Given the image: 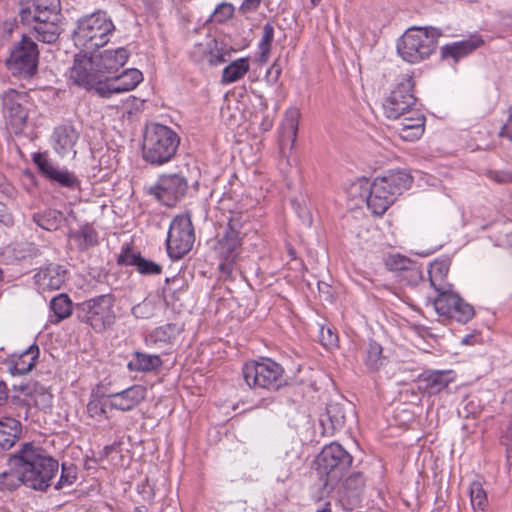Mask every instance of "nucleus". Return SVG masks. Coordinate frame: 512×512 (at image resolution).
<instances>
[{
  "mask_svg": "<svg viewBox=\"0 0 512 512\" xmlns=\"http://www.w3.org/2000/svg\"><path fill=\"white\" fill-rule=\"evenodd\" d=\"M115 31L111 18L103 11H97L80 18L73 32V41L85 54H92L105 46Z\"/></svg>",
  "mask_w": 512,
  "mask_h": 512,
  "instance_id": "f257e3e1",
  "label": "nucleus"
},
{
  "mask_svg": "<svg viewBox=\"0 0 512 512\" xmlns=\"http://www.w3.org/2000/svg\"><path fill=\"white\" fill-rule=\"evenodd\" d=\"M180 137L170 127L158 123L148 124L143 137V158L153 165L169 162L176 154Z\"/></svg>",
  "mask_w": 512,
  "mask_h": 512,
  "instance_id": "f03ea898",
  "label": "nucleus"
},
{
  "mask_svg": "<svg viewBox=\"0 0 512 512\" xmlns=\"http://www.w3.org/2000/svg\"><path fill=\"white\" fill-rule=\"evenodd\" d=\"M438 37L435 28L412 27L398 40L397 52L404 61L418 63L435 51Z\"/></svg>",
  "mask_w": 512,
  "mask_h": 512,
  "instance_id": "7ed1b4c3",
  "label": "nucleus"
},
{
  "mask_svg": "<svg viewBox=\"0 0 512 512\" xmlns=\"http://www.w3.org/2000/svg\"><path fill=\"white\" fill-rule=\"evenodd\" d=\"M416 100L413 77L409 74L400 75L383 99V113L388 119H400L412 113Z\"/></svg>",
  "mask_w": 512,
  "mask_h": 512,
  "instance_id": "20e7f679",
  "label": "nucleus"
},
{
  "mask_svg": "<svg viewBox=\"0 0 512 512\" xmlns=\"http://www.w3.org/2000/svg\"><path fill=\"white\" fill-rule=\"evenodd\" d=\"M60 1L34 0V38L54 43L60 34Z\"/></svg>",
  "mask_w": 512,
  "mask_h": 512,
  "instance_id": "39448f33",
  "label": "nucleus"
},
{
  "mask_svg": "<svg viewBox=\"0 0 512 512\" xmlns=\"http://www.w3.org/2000/svg\"><path fill=\"white\" fill-rule=\"evenodd\" d=\"M283 373L282 366L269 358L248 362L242 369L246 384L254 389L277 390L284 382Z\"/></svg>",
  "mask_w": 512,
  "mask_h": 512,
  "instance_id": "423d86ee",
  "label": "nucleus"
},
{
  "mask_svg": "<svg viewBox=\"0 0 512 512\" xmlns=\"http://www.w3.org/2000/svg\"><path fill=\"white\" fill-rule=\"evenodd\" d=\"M113 306L114 298L111 294L96 296L79 305V318L96 332H103L115 322Z\"/></svg>",
  "mask_w": 512,
  "mask_h": 512,
  "instance_id": "0eeeda50",
  "label": "nucleus"
},
{
  "mask_svg": "<svg viewBox=\"0 0 512 512\" xmlns=\"http://www.w3.org/2000/svg\"><path fill=\"white\" fill-rule=\"evenodd\" d=\"M9 465L10 471L0 474V491H12L21 484L32 487V442L13 454Z\"/></svg>",
  "mask_w": 512,
  "mask_h": 512,
  "instance_id": "6e6552de",
  "label": "nucleus"
},
{
  "mask_svg": "<svg viewBox=\"0 0 512 512\" xmlns=\"http://www.w3.org/2000/svg\"><path fill=\"white\" fill-rule=\"evenodd\" d=\"M194 241L195 233L190 212L177 215L172 220L167 234L168 255L174 260L181 259L192 249Z\"/></svg>",
  "mask_w": 512,
  "mask_h": 512,
  "instance_id": "1a4fd4ad",
  "label": "nucleus"
},
{
  "mask_svg": "<svg viewBox=\"0 0 512 512\" xmlns=\"http://www.w3.org/2000/svg\"><path fill=\"white\" fill-rule=\"evenodd\" d=\"M317 469L327 482L337 481L352 464V456L338 443L326 445L317 457Z\"/></svg>",
  "mask_w": 512,
  "mask_h": 512,
  "instance_id": "9d476101",
  "label": "nucleus"
},
{
  "mask_svg": "<svg viewBox=\"0 0 512 512\" xmlns=\"http://www.w3.org/2000/svg\"><path fill=\"white\" fill-rule=\"evenodd\" d=\"M29 91L10 90L4 94L3 110L14 133L22 131L30 111Z\"/></svg>",
  "mask_w": 512,
  "mask_h": 512,
  "instance_id": "9b49d317",
  "label": "nucleus"
},
{
  "mask_svg": "<svg viewBox=\"0 0 512 512\" xmlns=\"http://www.w3.org/2000/svg\"><path fill=\"white\" fill-rule=\"evenodd\" d=\"M412 184V176L403 170H390L383 176H379L368 187L387 200L394 203L397 196L409 189Z\"/></svg>",
  "mask_w": 512,
  "mask_h": 512,
  "instance_id": "f8f14e48",
  "label": "nucleus"
},
{
  "mask_svg": "<svg viewBox=\"0 0 512 512\" xmlns=\"http://www.w3.org/2000/svg\"><path fill=\"white\" fill-rule=\"evenodd\" d=\"M5 66L15 77L32 78V38L29 35L23 34L21 40L12 47Z\"/></svg>",
  "mask_w": 512,
  "mask_h": 512,
  "instance_id": "ddd939ff",
  "label": "nucleus"
},
{
  "mask_svg": "<svg viewBox=\"0 0 512 512\" xmlns=\"http://www.w3.org/2000/svg\"><path fill=\"white\" fill-rule=\"evenodd\" d=\"M34 165L37 166L39 173L46 180L57 183L58 185L68 188L77 189L80 186L78 177L65 167H59L47 152L34 153Z\"/></svg>",
  "mask_w": 512,
  "mask_h": 512,
  "instance_id": "4468645a",
  "label": "nucleus"
},
{
  "mask_svg": "<svg viewBox=\"0 0 512 512\" xmlns=\"http://www.w3.org/2000/svg\"><path fill=\"white\" fill-rule=\"evenodd\" d=\"M186 179L179 174L163 175L151 188V193L165 206L172 207L185 195Z\"/></svg>",
  "mask_w": 512,
  "mask_h": 512,
  "instance_id": "2eb2a0df",
  "label": "nucleus"
},
{
  "mask_svg": "<svg viewBox=\"0 0 512 512\" xmlns=\"http://www.w3.org/2000/svg\"><path fill=\"white\" fill-rule=\"evenodd\" d=\"M242 240L234 234L224 232L219 236L214 251L219 259V270L227 277H231L234 265L241 253Z\"/></svg>",
  "mask_w": 512,
  "mask_h": 512,
  "instance_id": "dca6fc26",
  "label": "nucleus"
},
{
  "mask_svg": "<svg viewBox=\"0 0 512 512\" xmlns=\"http://www.w3.org/2000/svg\"><path fill=\"white\" fill-rule=\"evenodd\" d=\"M142 81V72L136 68H129L117 76L107 77L105 81H102L96 87V92L101 97L109 98L116 93L132 91Z\"/></svg>",
  "mask_w": 512,
  "mask_h": 512,
  "instance_id": "f3484780",
  "label": "nucleus"
},
{
  "mask_svg": "<svg viewBox=\"0 0 512 512\" xmlns=\"http://www.w3.org/2000/svg\"><path fill=\"white\" fill-rule=\"evenodd\" d=\"M93 56H76L74 65L70 70V79L77 85L90 87L102 83L101 74L97 71Z\"/></svg>",
  "mask_w": 512,
  "mask_h": 512,
  "instance_id": "a211bd4d",
  "label": "nucleus"
},
{
  "mask_svg": "<svg viewBox=\"0 0 512 512\" xmlns=\"http://www.w3.org/2000/svg\"><path fill=\"white\" fill-rule=\"evenodd\" d=\"M59 471V463L34 449V490L45 491Z\"/></svg>",
  "mask_w": 512,
  "mask_h": 512,
  "instance_id": "6ab92c4d",
  "label": "nucleus"
},
{
  "mask_svg": "<svg viewBox=\"0 0 512 512\" xmlns=\"http://www.w3.org/2000/svg\"><path fill=\"white\" fill-rule=\"evenodd\" d=\"M79 139V133L71 124L57 126L52 134V146L60 157L72 154L76 155L75 145Z\"/></svg>",
  "mask_w": 512,
  "mask_h": 512,
  "instance_id": "aec40b11",
  "label": "nucleus"
},
{
  "mask_svg": "<svg viewBox=\"0 0 512 512\" xmlns=\"http://www.w3.org/2000/svg\"><path fill=\"white\" fill-rule=\"evenodd\" d=\"M129 56L130 52L127 48L118 47L115 49H106L93 57L96 61L95 66L97 67V71L100 72L101 76H104L105 74L116 73L126 64Z\"/></svg>",
  "mask_w": 512,
  "mask_h": 512,
  "instance_id": "412c9836",
  "label": "nucleus"
},
{
  "mask_svg": "<svg viewBox=\"0 0 512 512\" xmlns=\"http://www.w3.org/2000/svg\"><path fill=\"white\" fill-rule=\"evenodd\" d=\"M146 393V387L133 385L121 392L109 395V408L124 412L130 411L146 398Z\"/></svg>",
  "mask_w": 512,
  "mask_h": 512,
  "instance_id": "4be33fe9",
  "label": "nucleus"
},
{
  "mask_svg": "<svg viewBox=\"0 0 512 512\" xmlns=\"http://www.w3.org/2000/svg\"><path fill=\"white\" fill-rule=\"evenodd\" d=\"M34 279L42 291L58 290L65 283L66 270L59 264L50 263L39 268Z\"/></svg>",
  "mask_w": 512,
  "mask_h": 512,
  "instance_id": "5701e85b",
  "label": "nucleus"
},
{
  "mask_svg": "<svg viewBox=\"0 0 512 512\" xmlns=\"http://www.w3.org/2000/svg\"><path fill=\"white\" fill-rule=\"evenodd\" d=\"M219 209L228 212L226 233L234 234L240 240L247 234V226L249 224V215L242 211L232 209L231 198H222L219 203Z\"/></svg>",
  "mask_w": 512,
  "mask_h": 512,
  "instance_id": "b1692460",
  "label": "nucleus"
},
{
  "mask_svg": "<svg viewBox=\"0 0 512 512\" xmlns=\"http://www.w3.org/2000/svg\"><path fill=\"white\" fill-rule=\"evenodd\" d=\"M365 489V478L362 473H352L348 476L339 488L342 500L350 506H357L361 500Z\"/></svg>",
  "mask_w": 512,
  "mask_h": 512,
  "instance_id": "393cba45",
  "label": "nucleus"
},
{
  "mask_svg": "<svg viewBox=\"0 0 512 512\" xmlns=\"http://www.w3.org/2000/svg\"><path fill=\"white\" fill-rule=\"evenodd\" d=\"M180 331L181 329L173 323L159 326L145 336V344L158 349L170 348Z\"/></svg>",
  "mask_w": 512,
  "mask_h": 512,
  "instance_id": "a878e982",
  "label": "nucleus"
},
{
  "mask_svg": "<svg viewBox=\"0 0 512 512\" xmlns=\"http://www.w3.org/2000/svg\"><path fill=\"white\" fill-rule=\"evenodd\" d=\"M411 116L401 117V122L396 127L399 137L405 141L413 142L418 140L424 133L425 117L412 111Z\"/></svg>",
  "mask_w": 512,
  "mask_h": 512,
  "instance_id": "bb28decb",
  "label": "nucleus"
},
{
  "mask_svg": "<svg viewBox=\"0 0 512 512\" xmlns=\"http://www.w3.org/2000/svg\"><path fill=\"white\" fill-rule=\"evenodd\" d=\"M456 299L458 300L457 303L450 307L442 304L443 300L438 301L437 314L441 317L456 320L459 323L469 322L475 314L473 306L464 301L457 293Z\"/></svg>",
  "mask_w": 512,
  "mask_h": 512,
  "instance_id": "cd10ccee",
  "label": "nucleus"
},
{
  "mask_svg": "<svg viewBox=\"0 0 512 512\" xmlns=\"http://www.w3.org/2000/svg\"><path fill=\"white\" fill-rule=\"evenodd\" d=\"M118 264L135 266L142 275H159L162 267L154 261L142 257L140 254H134L130 249H125L118 257Z\"/></svg>",
  "mask_w": 512,
  "mask_h": 512,
  "instance_id": "c85d7f7f",
  "label": "nucleus"
},
{
  "mask_svg": "<svg viewBox=\"0 0 512 512\" xmlns=\"http://www.w3.org/2000/svg\"><path fill=\"white\" fill-rule=\"evenodd\" d=\"M483 43L484 41L481 36L473 35L468 39L443 46L441 53L444 58L451 57L455 62H458L461 58L482 46Z\"/></svg>",
  "mask_w": 512,
  "mask_h": 512,
  "instance_id": "c756f323",
  "label": "nucleus"
},
{
  "mask_svg": "<svg viewBox=\"0 0 512 512\" xmlns=\"http://www.w3.org/2000/svg\"><path fill=\"white\" fill-rule=\"evenodd\" d=\"M450 371H433L419 378V389L428 395H436L452 382Z\"/></svg>",
  "mask_w": 512,
  "mask_h": 512,
  "instance_id": "7c9ffc66",
  "label": "nucleus"
},
{
  "mask_svg": "<svg viewBox=\"0 0 512 512\" xmlns=\"http://www.w3.org/2000/svg\"><path fill=\"white\" fill-rule=\"evenodd\" d=\"M299 118L300 112L298 109L292 108L285 113L284 119L282 121L280 137V148L282 152L284 145L286 144L290 145V149L293 148V145L297 138Z\"/></svg>",
  "mask_w": 512,
  "mask_h": 512,
  "instance_id": "2f4dec72",
  "label": "nucleus"
},
{
  "mask_svg": "<svg viewBox=\"0 0 512 512\" xmlns=\"http://www.w3.org/2000/svg\"><path fill=\"white\" fill-rule=\"evenodd\" d=\"M162 364L163 361L158 355L135 351L127 364V368L131 372L149 373L157 371Z\"/></svg>",
  "mask_w": 512,
  "mask_h": 512,
  "instance_id": "473e14b6",
  "label": "nucleus"
},
{
  "mask_svg": "<svg viewBox=\"0 0 512 512\" xmlns=\"http://www.w3.org/2000/svg\"><path fill=\"white\" fill-rule=\"evenodd\" d=\"M449 269L450 260L447 258L437 259L430 264L428 270L429 281L435 291L452 287L447 281Z\"/></svg>",
  "mask_w": 512,
  "mask_h": 512,
  "instance_id": "72a5a7b5",
  "label": "nucleus"
},
{
  "mask_svg": "<svg viewBox=\"0 0 512 512\" xmlns=\"http://www.w3.org/2000/svg\"><path fill=\"white\" fill-rule=\"evenodd\" d=\"M358 188L364 189V194L361 196L363 198H365L367 207L372 211V213L374 215H377V216L383 215L387 211L389 206L392 204V202L387 200V197L385 198V196H381V195L377 194L376 192H374L373 190H371L368 187L367 181L364 182L363 184L362 183H360L359 185L354 184L352 186V189H354V190H356Z\"/></svg>",
  "mask_w": 512,
  "mask_h": 512,
  "instance_id": "f704fd0d",
  "label": "nucleus"
},
{
  "mask_svg": "<svg viewBox=\"0 0 512 512\" xmlns=\"http://www.w3.org/2000/svg\"><path fill=\"white\" fill-rule=\"evenodd\" d=\"M20 433V423L13 418L0 420V451L9 450L16 443Z\"/></svg>",
  "mask_w": 512,
  "mask_h": 512,
  "instance_id": "c9c22d12",
  "label": "nucleus"
},
{
  "mask_svg": "<svg viewBox=\"0 0 512 512\" xmlns=\"http://www.w3.org/2000/svg\"><path fill=\"white\" fill-rule=\"evenodd\" d=\"M70 238L80 251H86L98 244V234L93 226L86 224L71 233Z\"/></svg>",
  "mask_w": 512,
  "mask_h": 512,
  "instance_id": "e433bc0d",
  "label": "nucleus"
},
{
  "mask_svg": "<svg viewBox=\"0 0 512 512\" xmlns=\"http://www.w3.org/2000/svg\"><path fill=\"white\" fill-rule=\"evenodd\" d=\"M250 65L247 58H239L231 62L223 69L221 83L230 84L242 79L249 71Z\"/></svg>",
  "mask_w": 512,
  "mask_h": 512,
  "instance_id": "4c0bfd02",
  "label": "nucleus"
},
{
  "mask_svg": "<svg viewBox=\"0 0 512 512\" xmlns=\"http://www.w3.org/2000/svg\"><path fill=\"white\" fill-rule=\"evenodd\" d=\"M50 309L55 317V322H60L71 316L73 303L66 293H60L50 301Z\"/></svg>",
  "mask_w": 512,
  "mask_h": 512,
  "instance_id": "58836bf2",
  "label": "nucleus"
},
{
  "mask_svg": "<svg viewBox=\"0 0 512 512\" xmlns=\"http://www.w3.org/2000/svg\"><path fill=\"white\" fill-rule=\"evenodd\" d=\"M470 504L474 512H486L489 505L487 492L480 481H473L468 489Z\"/></svg>",
  "mask_w": 512,
  "mask_h": 512,
  "instance_id": "ea45409f",
  "label": "nucleus"
},
{
  "mask_svg": "<svg viewBox=\"0 0 512 512\" xmlns=\"http://www.w3.org/2000/svg\"><path fill=\"white\" fill-rule=\"evenodd\" d=\"M383 348L376 341L370 340L363 357L365 366L371 371H377L384 364Z\"/></svg>",
  "mask_w": 512,
  "mask_h": 512,
  "instance_id": "a19ab883",
  "label": "nucleus"
},
{
  "mask_svg": "<svg viewBox=\"0 0 512 512\" xmlns=\"http://www.w3.org/2000/svg\"><path fill=\"white\" fill-rule=\"evenodd\" d=\"M300 462L296 455L286 454L284 457L278 460L275 467V475L277 481L285 482L288 480L293 473V469Z\"/></svg>",
  "mask_w": 512,
  "mask_h": 512,
  "instance_id": "79ce46f5",
  "label": "nucleus"
},
{
  "mask_svg": "<svg viewBox=\"0 0 512 512\" xmlns=\"http://www.w3.org/2000/svg\"><path fill=\"white\" fill-rule=\"evenodd\" d=\"M274 40V27L270 23L263 26V34L258 43V59L261 63L269 60L272 42Z\"/></svg>",
  "mask_w": 512,
  "mask_h": 512,
  "instance_id": "37998d69",
  "label": "nucleus"
},
{
  "mask_svg": "<svg viewBox=\"0 0 512 512\" xmlns=\"http://www.w3.org/2000/svg\"><path fill=\"white\" fill-rule=\"evenodd\" d=\"M3 256L9 264H19L23 260L30 258L31 247L29 243L14 244L9 246L3 252Z\"/></svg>",
  "mask_w": 512,
  "mask_h": 512,
  "instance_id": "c03bdc74",
  "label": "nucleus"
},
{
  "mask_svg": "<svg viewBox=\"0 0 512 512\" xmlns=\"http://www.w3.org/2000/svg\"><path fill=\"white\" fill-rule=\"evenodd\" d=\"M327 419L330 423L329 428L324 427L325 431L329 434H333L335 430L340 429L344 426L345 416L340 411V408L337 405H329L326 408ZM321 423L325 426V420L322 419Z\"/></svg>",
  "mask_w": 512,
  "mask_h": 512,
  "instance_id": "a18cd8bd",
  "label": "nucleus"
},
{
  "mask_svg": "<svg viewBox=\"0 0 512 512\" xmlns=\"http://www.w3.org/2000/svg\"><path fill=\"white\" fill-rule=\"evenodd\" d=\"M32 345L29 346L25 352L20 355L14 363L10 366L9 371L13 376H21L29 373L32 370Z\"/></svg>",
  "mask_w": 512,
  "mask_h": 512,
  "instance_id": "49530a36",
  "label": "nucleus"
},
{
  "mask_svg": "<svg viewBox=\"0 0 512 512\" xmlns=\"http://www.w3.org/2000/svg\"><path fill=\"white\" fill-rule=\"evenodd\" d=\"M385 266L390 271H405L411 270L415 275H419L418 270L411 269L412 261L400 254H392L386 257Z\"/></svg>",
  "mask_w": 512,
  "mask_h": 512,
  "instance_id": "de8ad7c7",
  "label": "nucleus"
},
{
  "mask_svg": "<svg viewBox=\"0 0 512 512\" xmlns=\"http://www.w3.org/2000/svg\"><path fill=\"white\" fill-rule=\"evenodd\" d=\"M107 409H110L109 400L104 401L99 398H94L87 404L88 415L98 421L108 419Z\"/></svg>",
  "mask_w": 512,
  "mask_h": 512,
  "instance_id": "09e8293b",
  "label": "nucleus"
},
{
  "mask_svg": "<svg viewBox=\"0 0 512 512\" xmlns=\"http://www.w3.org/2000/svg\"><path fill=\"white\" fill-rule=\"evenodd\" d=\"M53 395L43 386L34 384V407L47 411L52 407Z\"/></svg>",
  "mask_w": 512,
  "mask_h": 512,
  "instance_id": "8fccbe9b",
  "label": "nucleus"
},
{
  "mask_svg": "<svg viewBox=\"0 0 512 512\" xmlns=\"http://www.w3.org/2000/svg\"><path fill=\"white\" fill-rule=\"evenodd\" d=\"M156 303L153 299L145 298L141 303L132 308V314L136 318L149 319L155 315Z\"/></svg>",
  "mask_w": 512,
  "mask_h": 512,
  "instance_id": "3c124183",
  "label": "nucleus"
},
{
  "mask_svg": "<svg viewBox=\"0 0 512 512\" xmlns=\"http://www.w3.org/2000/svg\"><path fill=\"white\" fill-rule=\"evenodd\" d=\"M76 479L77 468L72 464L66 465L63 463L61 467V475L55 485V489L60 490L66 486H71L75 483Z\"/></svg>",
  "mask_w": 512,
  "mask_h": 512,
  "instance_id": "603ef678",
  "label": "nucleus"
},
{
  "mask_svg": "<svg viewBox=\"0 0 512 512\" xmlns=\"http://www.w3.org/2000/svg\"><path fill=\"white\" fill-rule=\"evenodd\" d=\"M437 295L434 297L432 304L437 312V302L440 300H443V303L445 306L450 307L452 304H456L458 301L456 299V292L453 291L452 287H449L448 289H442V290H436L435 291Z\"/></svg>",
  "mask_w": 512,
  "mask_h": 512,
  "instance_id": "864d4df0",
  "label": "nucleus"
},
{
  "mask_svg": "<svg viewBox=\"0 0 512 512\" xmlns=\"http://www.w3.org/2000/svg\"><path fill=\"white\" fill-rule=\"evenodd\" d=\"M319 341L324 347L332 349L338 345V335L330 327L322 326L319 330Z\"/></svg>",
  "mask_w": 512,
  "mask_h": 512,
  "instance_id": "5fc2aeb1",
  "label": "nucleus"
},
{
  "mask_svg": "<svg viewBox=\"0 0 512 512\" xmlns=\"http://www.w3.org/2000/svg\"><path fill=\"white\" fill-rule=\"evenodd\" d=\"M486 176L497 184H507L512 182V173L509 171L488 170Z\"/></svg>",
  "mask_w": 512,
  "mask_h": 512,
  "instance_id": "6e6d98bb",
  "label": "nucleus"
},
{
  "mask_svg": "<svg viewBox=\"0 0 512 512\" xmlns=\"http://www.w3.org/2000/svg\"><path fill=\"white\" fill-rule=\"evenodd\" d=\"M234 8L231 4L223 3L215 10V16L219 17V21L230 18L233 15Z\"/></svg>",
  "mask_w": 512,
  "mask_h": 512,
  "instance_id": "4d7b16f0",
  "label": "nucleus"
},
{
  "mask_svg": "<svg viewBox=\"0 0 512 512\" xmlns=\"http://www.w3.org/2000/svg\"><path fill=\"white\" fill-rule=\"evenodd\" d=\"M0 224L11 227L14 224V218L6 205L0 202Z\"/></svg>",
  "mask_w": 512,
  "mask_h": 512,
  "instance_id": "13d9d810",
  "label": "nucleus"
},
{
  "mask_svg": "<svg viewBox=\"0 0 512 512\" xmlns=\"http://www.w3.org/2000/svg\"><path fill=\"white\" fill-rule=\"evenodd\" d=\"M262 0H244L239 7L243 14L254 12L261 4Z\"/></svg>",
  "mask_w": 512,
  "mask_h": 512,
  "instance_id": "bf43d9fd",
  "label": "nucleus"
},
{
  "mask_svg": "<svg viewBox=\"0 0 512 512\" xmlns=\"http://www.w3.org/2000/svg\"><path fill=\"white\" fill-rule=\"evenodd\" d=\"M504 439L507 447V460L510 467H512V423L508 426Z\"/></svg>",
  "mask_w": 512,
  "mask_h": 512,
  "instance_id": "052dcab7",
  "label": "nucleus"
},
{
  "mask_svg": "<svg viewBox=\"0 0 512 512\" xmlns=\"http://www.w3.org/2000/svg\"><path fill=\"white\" fill-rule=\"evenodd\" d=\"M13 187L8 182L7 178L0 172V192L4 195L11 197L13 195Z\"/></svg>",
  "mask_w": 512,
  "mask_h": 512,
  "instance_id": "680f3d73",
  "label": "nucleus"
},
{
  "mask_svg": "<svg viewBox=\"0 0 512 512\" xmlns=\"http://www.w3.org/2000/svg\"><path fill=\"white\" fill-rule=\"evenodd\" d=\"M500 134L508 137L512 141V116L509 118L508 122L503 126Z\"/></svg>",
  "mask_w": 512,
  "mask_h": 512,
  "instance_id": "e2e57ef3",
  "label": "nucleus"
},
{
  "mask_svg": "<svg viewBox=\"0 0 512 512\" xmlns=\"http://www.w3.org/2000/svg\"><path fill=\"white\" fill-rule=\"evenodd\" d=\"M31 11L29 7H24L20 11V19L23 23H30Z\"/></svg>",
  "mask_w": 512,
  "mask_h": 512,
  "instance_id": "0e129e2a",
  "label": "nucleus"
},
{
  "mask_svg": "<svg viewBox=\"0 0 512 512\" xmlns=\"http://www.w3.org/2000/svg\"><path fill=\"white\" fill-rule=\"evenodd\" d=\"M34 222H36V223H37V225H38L39 227H41V228H43V229H46V230H49V231H51V230H53V229H56V228H57V223H56V221H50V220H48L47 225H45V224H44L43 222H41L40 220H36V219L34 218Z\"/></svg>",
  "mask_w": 512,
  "mask_h": 512,
  "instance_id": "69168bd1",
  "label": "nucleus"
},
{
  "mask_svg": "<svg viewBox=\"0 0 512 512\" xmlns=\"http://www.w3.org/2000/svg\"><path fill=\"white\" fill-rule=\"evenodd\" d=\"M8 397V389L3 381H0V405H2Z\"/></svg>",
  "mask_w": 512,
  "mask_h": 512,
  "instance_id": "338daca9",
  "label": "nucleus"
},
{
  "mask_svg": "<svg viewBox=\"0 0 512 512\" xmlns=\"http://www.w3.org/2000/svg\"><path fill=\"white\" fill-rule=\"evenodd\" d=\"M13 389L14 390H20V391L24 392L27 389H29V385L28 384H24V383L13 384Z\"/></svg>",
  "mask_w": 512,
  "mask_h": 512,
  "instance_id": "774afa93",
  "label": "nucleus"
}]
</instances>
